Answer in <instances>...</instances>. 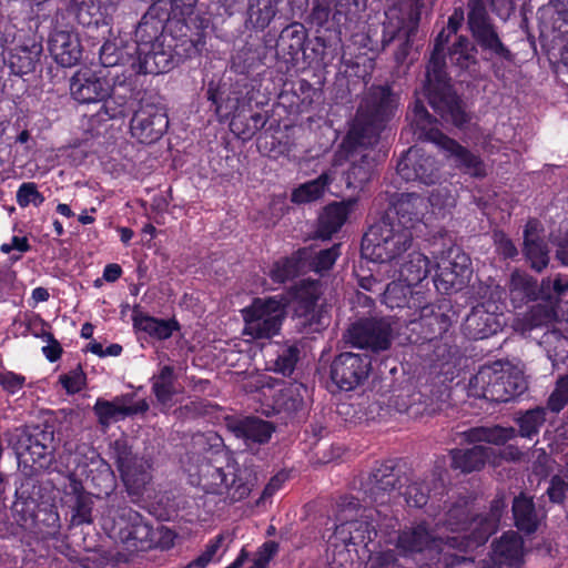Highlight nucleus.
Instances as JSON below:
<instances>
[{"instance_id":"nucleus-1","label":"nucleus","mask_w":568,"mask_h":568,"mask_svg":"<svg viewBox=\"0 0 568 568\" xmlns=\"http://www.w3.org/2000/svg\"><path fill=\"white\" fill-rule=\"evenodd\" d=\"M505 509L506 503L503 496H497L491 501L489 511L480 516H470L471 510L467 501L456 504L448 509L444 520L446 530L456 535H444L443 528L438 525L435 531H430L426 524L420 523L406 527L399 532L396 548L404 556L413 558L422 556L429 561H440L444 545L462 551L484 545L497 530Z\"/></svg>"},{"instance_id":"nucleus-2","label":"nucleus","mask_w":568,"mask_h":568,"mask_svg":"<svg viewBox=\"0 0 568 568\" xmlns=\"http://www.w3.org/2000/svg\"><path fill=\"white\" fill-rule=\"evenodd\" d=\"M453 33L443 29L435 39L434 50L427 65V95L432 108L446 121L455 125L466 122V114L463 111L458 98L452 91L447 80L445 45Z\"/></svg>"},{"instance_id":"nucleus-3","label":"nucleus","mask_w":568,"mask_h":568,"mask_svg":"<svg viewBox=\"0 0 568 568\" xmlns=\"http://www.w3.org/2000/svg\"><path fill=\"white\" fill-rule=\"evenodd\" d=\"M398 106V97L388 85H373L363 97L354 124L348 132V142L374 145L378 141L383 124Z\"/></svg>"},{"instance_id":"nucleus-4","label":"nucleus","mask_w":568,"mask_h":568,"mask_svg":"<svg viewBox=\"0 0 568 568\" xmlns=\"http://www.w3.org/2000/svg\"><path fill=\"white\" fill-rule=\"evenodd\" d=\"M162 22L153 17H143L135 29V45L132 52L138 57L132 69L141 74L168 72L173 64L170 45H164Z\"/></svg>"},{"instance_id":"nucleus-5","label":"nucleus","mask_w":568,"mask_h":568,"mask_svg":"<svg viewBox=\"0 0 568 568\" xmlns=\"http://www.w3.org/2000/svg\"><path fill=\"white\" fill-rule=\"evenodd\" d=\"M527 382L521 371L509 365L481 367L468 383V394L490 402L506 403L523 394Z\"/></svg>"},{"instance_id":"nucleus-6","label":"nucleus","mask_w":568,"mask_h":568,"mask_svg":"<svg viewBox=\"0 0 568 568\" xmlns=\"http://www.w3.org/2000/svg\"><path fill=\"white\" fill-rule=\"evenodd\" d=\"M412 124L418 139L426 140L438 145L452 159L455 166L476 178L487 174L486 165L466 148L443 134L433 123V120L420 102H416L413 109Z\"/></svg>"},{"instance_id":"nucleus-7","label":"nucleus","mask_w":568,"mask_h":568,"mask_svg":"<svg viewBox=\"0 0 568 568\" xmlns=\"http://www.w3.org/2000/svg\"><path fill=\"white\" fill-rule=\"evenodd\" d=\"M413 234L390 216L374 224L362 240V254L374 262L386 263L399 257L412 245Z\"/></svg>"},{"instance_id":"nucleus-8","label":"nucleus","mask_w":568,"mask_h":568,"mask_svg":"<svg viewBox=\"0 0 568 568\" xmlns=\"http://www.w3.org/2000/svg\"><path fill=\"white\" fill-rule=\"evenodd\" d=\"M375 509H362L354 498L343 499L338 504L336 519L339 523L331 539L333 545L338 542L344 546H362L366 548L377 536L374 521Z\"/></svg>"},{"instance_id":"nucleus-9","label":"nucleus","mask_w":568,"mask_h":568,"mask_svg":"<svg viewBox=\"0 0 568 568\" xmlns=\"http://www.w3.org/2000/svg\"><path fill=\"white\" fill-rule=\"evenodd\" d=\"M287 300L283 296L256 297L242 310L243 336L250 341L268 339L277 335L286 317Z\"/></svg>"},{"instance_id":"nucleus-10","label":"nucleus","mask_w":568,"mask_h":568,"mask_svg":"<svg viewBox=\"0 0 568 568\" xmlns=\"http://www.w3.org/2000/svg\"><path fill=\"white\" fill-rule=\"evenodd\" d=\"M200 484L206 493L221 495L230 503L246 498L254 486L252 480L244 479L242 473L235 474L230 466L225 469L211 463L201 466Z\"/></svg>"},{"instance_id":"nucleus-11","label":"nucleus","mask_w":568,"mask_h":568,"mask_svg":"<svg viewBox=\"0 0 568 568\" xmlns=\"http://www.w3.org/2000/svg\"><path fill=\"white\" fill-rule=\"evenodd\" d=\"M111 455L129 494L141 495L152 478L150 462L142 456L134 455L128 442L122 438L113 442Z\"/></svg>"},{"instance_id":"nucleus-12","label":"nucleus","mask_w":568,"mask_h":568,"mask_svg":"<svg viewBox=\"0 0 568 568\" xmlns=\"http://www.w3.org/2000/svg\"><path fill=\"white\" fill-rule=\"evenodd\" d=\"M467 26L473 38L484 51L506 61L513 60V54L501 42L483 0H469Z\"/></svg>"},{"instance_id":"nucleus-13","label":"nucleus","mask_w":568,"mask_h":568,"mask_svg":"<svg viewBox=\"0 0 568 568\" xmlns=\"http://www.w3.org/2000/svg\"><path fill=\"white\" fill-rule=\"evenodd\" d=\"M321 294V285L315 281H303L296 287L294 315L300 331L312 333L324 327L325 316L317 305Z\"/></svg>"},{"instance_id":"nucleus-14","label":"nucleus","mask_w":568,"mask_h":568,"mask_svg":"<svg viewBox=\"0 0 568 568\" xmlns=\"http://www.w3.org/2000/svg\"><path fill=\"white\" fill-rule=\"evenodd\" d=\"M436 265L437 273L434 283L438 291L445 293L459 291L470 278V260L459 247L448 248Z\"/></svg>"},{"instance_id":"nucleus-15","label":"nucleus","mask_w":568,"mask_h":568,"mask_svg":"<svg viewBox=\"0 0 568 568\" xmlns=\"http://www.w3.org/2000/svg\"><path fill=\"white\" fill-rule=\"evenodd\" d=\"M168 126L164 109L150 99H141L130 122L132 136L141 143H153L165 133Z\"/></svg>"},{"instance_id":"nucleus-16","label":"nucleus","mask_w":568,"mask_h":568,"mask_svg":"<svg viewBox=\"0 0 568 568\" xmlns=\"http://www.w3.org/2000/svg\"><path fill=\"white\" fill-rule=\"evenodd\" d=\"M372 369V359L366 354L344 352L331 364V379L343 390H352L363 384Z\"/></svg>"},{"instance_id":"nucleus-17","label":"nucleus","mask_w":568,"mask_h":568,"mask_svg":"<svg viewBox=\"0 0 568 568\" xmlns=\"http://www.w3.org/2000/svg\"><path fill=\"white\" fill-rule=\"evenodd\" d=\"M343 338L346 344L354 347L381 352L390 346L392 327L389 322L384 318L362 320L352 324L344 333Z\"/></svg>"},{"instance_id":"nucleus-18","label":"nucleus","mask_w":568,"mask_h":568,"mask_svg":"<svg viewBox=\"0 0 568 568\" xmlns=\"http://www.w3.org/2000/svg\"><path fill=\"white\" fill-rule=\"evenodd\" d=\"M115 534L128 549L144 551L154 546V529L131 508H123L114 524Z\"/></svg>"},{"instance_id":"nucleus-19","label":"nucleus","mask_w":568,"mask_h":568,"mask_svg":"<svg viewBox=\"0 0 568 568\" xmlns=\"http://www.w3.org/2000/svg\"><path fill=\"white\" fill-rule=\"evenodd\" d=\"M397 174L407 182L418 181L429 185L438 181L439 165L424 149L413 146L399 160Z\"/></svg>"},{"instance_id":"nucleus-20","label":"nucleus","mask_w":568,"mask_h":568,"mask_svg":"<svg viewBox=\"0 0 568 568\" xmlns=\"http://www.w3.org/2000/svg\"><path fill=\"white\" fill-rule=\"evenodd\" d=\"M400 471L392 464L376 467L365 483L364 490L372 503L379 506L395 503L402 496L398 490Z\"/></svg>"},{"instance_id":"nucleus-21","label":"nucleus","mask_w":568,"mask_h":568,"mask_svg":"<svg viewBox=\"0 0 568 568\" xmlns=\"http://www.w3.org/2000/svg\"><path fill=\"white\" fill-rule=\"evenodd\" d=\"M498 306L493 303L476 305L466 317L464 329L473 339H484L496 334L503 327Z\"/></svg>"},{"instance_id":"nucleus-22","label":"nucleus","mask_w":568,"mask_h":568,"mask_svg":"<svg viewBox=\"0 0 568 568\" xmlns=\"http://www.w3.org/2000/svg\"><path fill=\"white\" fill-rule=\"evenodd\" d=\"M343 146L351 161V168L345 175L346 185L349 189H362L371 180L375 166L374 159L367 152L369 145L349 143L347 135Z\"/></svg>"},{"instance_id":"nucleus-23","label":"nucleus","mask_w":568,"mask_h":568,"mask_svg":"<svg viewBox=\"0 0 568 568\" xmlns=\"http://www.w3.org/2000/svg\"><path fill=\"white\" fill-rule=\"evenodd\" d=\"M42 39L29 33L19 39L9 57V64L16 74L23 75L36 70L42 54Z\"/></svg>"},{"instance_id":"nucleus-24","label":"nucleus","mask_w":568,"mask_h":568,"mask_svg":"<svg viewBox=\"0 0 568 568\" xmlns=\"http://www.w3.org/2000/svg\"><path fill=\"white\" fill-rule=\"evenodd\" d=\"M388 18L390 22L393 19L398 20L397 31L398 33H403L405 39L399 44L397 51L395 52V60L398 64L405 62L408 57L410 49V36L414 34L417 30L419 22V11L416 4L412 1H405L402 3L399 8L389 9Z\"/></svg>"},{"instance_id":"nucleus-25","label":"nucleus","mask_w":568,"mask_h":568,"mask_svg":"<svg viewBox=\"0 0 568 568\" xmlns=\"http://www.w3.org/2000/svg\"><path fill=\"white\" fill-rule=\"evenodd\" d=\"M428 204L426 200L415 193H403L393 203V209L386 214L395 220V224L412 230L422 222L427 212Z\"/></svg>"},{"instance_id":"nucleus-26","label":"nucleus","mask_w":568,"mask_h":568,"mask_svg":"<svg viewBox=\"0 0 568 568\" xmlns=\"http://www.w3.org/2000/svg\"><path fill=\"white\" fill-rule=\"evenodd\" d=\"M48 47L51 57L63 68L75 65L82 55L79 38L71 31L53 30L50 33Z\"/></svg>"},{"instance_id":"nucleus-27","label":"nucleus","mask_w":568,"mask_h":568,"mask_svg":"<svg viewBox=\"0 0 568 568\" xmlns=\"http://www.w3.org/2000/svg\"><path fill=\"white\" fill-rule=\"evenodd\" d=\"M525 555L524 540L515 531L504 532L491 544V559L498 566L518 568L524 564Z\"/></svg>"},{"instance_id":"nucleus-28","label":"nucleus","mask_w":568,"mask_h":568,"mask_svg":"<svg viewBox=\"0 0 568 568\" xmlns=\"http://www.w3.org/2000/svg\"><path fill=\"white\" fill-rule=\"evenodd\" d=\"M70 92L80 103H94L106 101L111 88L106 80L85 73H75L70 80Z\"/></svg>"},{"instance_id":"nucleus-29","label":"nucleus","mask_w":568,"mask_h":568,"mask_svg":"<svg viewBox=\"0 0 568 568\" xmlns=\"http://www.w3.org/2000/svg\"><path fill=\"white\" fill-rule=\"evenodd\" d=\"M544 226L536 220L527 222L524 230V253L531 267L540 272L549 262L548 247L542 239Z\"/></svg>"},{"instance_id":"nucleus-30","label":"nucleus","mask_w":568,"mask_h":568,"mask_svg":"<svg viewBox=\"0 0 568 568\" xmlns=\"http://www.w3.org/2000/svg\"><path fill=\"white\" fill-rule=\"evenodd\" d=\"M342 156L343 152H338L331 169L324 171L318 178L295 187L292 191L291 201L295 204H306L323 197L329 184L335 180L336 166L341 164Z\"/></svg>"},{"instance_id":"nucleus-31","label":"nucleus","mask_w":568,"mask_h":568,"mask_svg":"<svg viewBox=\"0 0 568 568\" xmlns=\"http://www.w3.org/2000/svg\"><path fill=\"white\" fill-rule=\"evenodd\" d=\"M390 267L393 268L392 277H398L399 282L416 286L428 276L430 261L420 252H412Z\"/></svg>"},{"instance_id":"nucleus-32","label":"nucleus","mask_w":568,"mask_h":568,"mask_svg":"<svg viewBox=\"0 0 568 568\" xmlns=\"http://www.w3.org/2000/svg\"><path fill=\"white\" fill-rule=\"evenodd\" d=\"M274 430L275 427L271 422L258 417H246L232 426L234 435L242 438L247 447L268 443Z\"/></svg>"},{"instance_id":"nucleus-33","label":"nucleus","mask_w":568,"mask_h":568,"mask_svg":"<svg viewBox=\"0 0 568 568\" xmlns=\"http://www.w3.org/2000/svg\"><path fill=\"white\" fill-rule=\"evenodd\" d=\"M394 281L389 283L383 294L384 303L389 308H409L422 310L425 305L423 296L419 292L413 293L412 285L405 282H399L398 277H393Z\"/></svg>"},{"instance_id":"nucleus-34","label":"nucleus","mask_w":568,"mask_h":568,"mask_svg":"<svg viewBox=\"0 0 568 568\" xmlns=\"http://www.w3.org/2000/svg\"><path fill=\"white\" fill-rule=\"evenodd\" d=\"M130 402L131 398L128 395L116 396L112 400L98 398L93 406V412L100 425L108 427L110 424L130 416V410L128 409V403Z\"/></svg>"},{"instance_id":"nucleus-35","label":"nucleus","mask_w":568,"mask_h":568,"mask_svg":"<svg viewBox=\"0 0 568 568\" xmlns=\"http://www.w3.org/2000/svg\"><path fill=\"white\" fill-rule=\"evenodd\" d=\"M491 453L490 448L476 445L469 449L452 450V466L463 473H471L480 469Z\"/></svg>"},{"instance_id":"nucleus-36","label":"nucleus","mask_w":568,"mask_h":568,"mask_svg":"<svg viewBox=\"0 0 568 568\" xmlns=\"http://www.w3.org/2000/svg\"><path fill=\"white\" fill-rule=\"evenodd\" d=\"M438 485L439 479L435 473L425 478L414 477L402 495H404L408 506L419 508L427 504L432 488H436Z\"/></svg>"},{"instance_id":"nucleus-37","label":"nucleus","mask_w":568,"mask_h":568,"mask_svg":"<svg viewBox=\"0 0 568 568\" xmlns=\"http://www.w3.org/2000/svg\"><path fill=\"white\" fill-rule=\"evenodd\" d=\"M513 515L516 527L527 534L534 532L539 525V516L531 498L520 495L514 499Z\"/></svg>"},{"instance_id":"nucleus-38","label":"nucleus","mask_w":568,"mask_h":568,"mask_svg":"<svg viewBox=\"0 0 568 568\" xmlns=\"http://www.w3.org/2000/svg\"><path fill=\"white\" fill-rule=\"evenodd\" d=\"M516 430L513 427H475L464 433L465 439L469 443L485 442L494 445H504L514 438Z\"/></svg>"},{"instance_id":"nucleus-39","label":"nucleus","mask_w":568,"mask_h":568,"mask_svg":"<svg viewBox=\"0 0 568 568\" xmlns=\"http://www.w3.org/2000/svg\"><path fill=\"white\" fill-rule=\"evenodd\" d=\"M347 217V207L342 203L328 205L318 221L317 234L322 239H329L345 223Z\"/></svg>"},{"instance_id":"nucleus-40","label":"nucleus","mask_w":568,"mask_h":568,"mask_svg":"<svg viewBox=\"0 0 568 568\" xmlns=\"http://www.w3.org/2000/svg\"><path fill=\"white\" fill-rule=\"evenodd\" d=\"M448 58L452 65L468 70L477 63V49L466 37L460 36L448 49Z\"/></svg>"},{"instance_id":"nucleus-41","label":"nucleus","mask_w":568,"mask_h":568,"mask_svg":"<svg viewBox=\"0 0 568 568\" xmlns=\"http://www.w3.org/2000/svg\"><path fill=\"white\" fill-rule=\"evenodd\" d=\"M129 49L131 48L124 45V41L121 38L106 40L99 51L101 64L109 68L124 63L132 57V52Z\"/></svg>"},{"instance_id":"nucleus-42","label":"nucleus","mask_w":568,"mask_h":568,"mask_svg":"<svg viewBox=\"0 0 568 568\" xmlns=\"http://www.w3.org/2000/svg\"><path fill=\"white\" fill-rule=\"evenodd\" d=\"M539 343L546 351L547 357L554 364L568 357V338L558 329H551L544 333Z\"/></svg>"},{"instance_id":"nucleus-43","label":"nucleus","mask_w":568,"mask_h":568,"mask_svg":"<svg viewBox=\"0 0 568 568\" xmlns=\"http://www.w3.org/2000/svg\"><path fill=\"white\" fill-rule=\"evenodd\" d=\"M134 326L158 339L171 337L174 326L173 322L158 320L151 316H138L134 318Z\"/></svg>"},{"instance_id":"nucleus-44","label":"nucleus","mask_w":568,"mask_h":568,"mask_svg":"<svg viewBox=\"0 0 568 568\" xmlns=\"http://www.w3.org/2000/svg\"><path fill=\"white\" fill-rule=\"evenodd\" d=\"M248 20L257 29L266 28L275 16L271 0H250Z\"/></svg>"},{"instance_id":"nucleus-45","label":"nucleus","mask_w":568,"mask_h":568,"mask_svg":"<svg viewBox=\"0 0 568 568\" xmlns=\"http://www.w3.org/2000/svg\"><path fill=\"white\" fill-rule=\"evenodd\" d=\"M536 282L528 275L514 272L510 277L509 291L514 301L523 302L536 296Z\"/></svg>"},{"instance_id":"nucleus-46","label":"nucleus","mask_w":568,"mask_h":568,"mask_svg":"<svg viewBox=\"0 0 568 568\" xmlns=\"http://www.w3.org/2000/svg\"><path fill=\"white\" fill-rule=\"evenodd\" d=\"M152 389L154 395L156 396L158 400L161 403H168L171 400L174 388H173V382H174V371L171 366H163L160 369V373L152 378Z\"/></svg>"},{"instance_id":"nucleus-47","label":"nucleus","mask_w":568,"mask_h":568,"mask_svg":"<svg viewBox=\"0 0 568 568\" xmlns=\"http://www.w3.org/2000/svg\"><path fill=\"white\" fill-rule=\"evenodd\" d=\"M546 419V412L542 407L527 410L518 418L519 433L523 437H531L539 432Z\"/></svg>"},{"instance_id":"nucleus-48","label":"nucleus","mask_w":568,"mask_h":568,"mask_svg":"<svg viewBox=\"0 0 568 568\" xmlns=\"http://www.w3.org/2000/svg\"><path fill=\"white\" fill-rule=\"evenodd\" d=\"M297 271V260L294 257H285L273 264L270 271V276L275 283H284L294 277Z\"/></svg>"},{"instance_id":"nucleus-49","label":"nucleus","mask_w":568,"mask_h":568,"mask_svg":"<svg viewBox=\"0 0 568 568\" xmlns=\"http://www.w3.org/2000/svg\"><path fill=\"white\" fill-rule=\"evenodd\" d=\"M568 404V374L559 376L547 406L551 412L559 413Z\"/></svg>"},{"instance_id":"nucleus-50","label":"nucleus","mask_w":568,"mask_h":568,"mask_svg":"<svg viewBox=\"0 0 568 568\" xmlns=\"http://www.w3.org/2000/svg\"><path fill=\"white\" fill-rule=\"evenodd\" d=\"M43 201V195L38 191L37 185L32 182L22 183L17 191V203L21 207H26L29 204L39 206Z\"/></svg>"},{"instance_id":"nucleus-51","label":"nucleus","mask_w":568,"mask_h":568,"mask_svg":"<svg viewBox=\"0 0 568 568\" xmlns=\"http://www.w3.org/2000/svg\"><path fill=\"white\" fill-rule=\"evenodd\" d=\"M298 348L296 346H288L277 356L274 363V371L283 375H290L295 367L298 359Z\"/></svg>"},{"instance_id":"nucleus-52","label":"nucleus","mask_w":568,"mask_h":568,"mask_svg":"<svg viewBox=\"0 0 568 568\" xmlns=\"http://www.w3.org/2000/svg\"><path fill=\"white\" fill-rule=\"evenodd\" d=\"M555 317L556 310L552 304H536L530 308L529 313L527 314V321L531 327L540 326L545 323L552 321Z\"/></svg>"},{"instance_id":"nucleus-53","label":"nucleus","mask_w":568,"mask_h":568,"mask_svg":"<svg viewBox=\"0 0 568 568\" xmlns=\"http://www.w3.org/2000/svg\"><path fill=\"white\" fill-rule=\"evenodd\" d=\"M338 255V244L333 245L331 248L320 251L312 262L313 270L317 273L329 270L334 265Z\"/></svg>"},{"instance_id":"nucleus-54","label":"nucleus","mask_w":568,"mask_h":568,"mask_svg":"<svg viewBox=\"0 0 568 568\" xmlns=\"http://www.w3.org/2000/svg\"><path fill=\"white\" fill-rule=\"evenodd\" d=\"M27 453L30 455L33 463H39L40 466L51 455L50 448L40 442L37 436H30L28 438Z\"/></svg>"},{"instance_id":"nucleus-55","label":"nucleus","mask_w":568,"mask_h":568,"mask_svg":"<svg viewBox=\"0 0 568 568\" xmlns=\"http://www.w3.org/2000/svg\"><path fill=\"white\" fill-rule=\"evenodd\" d=\"M277 549L278 545L275 541L265 542L261 547L256 558L254 559L253 565L250 568H266L271 559L277 552Z\"/></svg>"},{"instance_id":"nucleus-56","label":"nucleus","mask_w":568,"mask_h":568,"mask_svg":"<svg viewBox=\"0 0 568 568\" xmlns=\"http://www.w3.org/2000/svg\"><path fill=\"white\" fill-rule=\"evenodd\" d=\"M176 539V534L168 528V527H160L156 530H154V546L153 548H160L162 550L171 549Z\"/></svg>"},{"instance_id":"nucleus-57","label":"nucleus","mask_w":568,"mask_h":568,"mask_svg":"<svg viewBox=\"0 0 568 568\" xmlns=\"http://www.w3.org/2000/svg\"><path fill=\"white\" fill-rule=\"evenodd\" d=\"M494 242L498 254L503 255L505 258H511L517 255L518 251L515 244L505 233L495 232Z\"/></svg>"},{"instance_id":"nucleus-58","label":"nucleus","mask_w":568,"mask_h":568,"mask_svg":"<svg viewBox=\"0 0 568 568\" xmlns=\"http://www.w3.org/2000/svg\"><path fill=\"white\" fill-rule=\"evenodd\" d=\"M84 375L80 371H74L71 374L62 375L60 382L69 394L80 392L84 386Z\"/></svg>"},{"instance_id":"nucleus-59","label":"nucleus","mask_w":568,"mask_h":568,"mask_svg":"<svg viewBox=\"0 0 568 568\" xmlns=\"http://www.w3.org/2000/svg\"><path fill=\"white\" fill-rule=\"evenodd\" d=\"M24 381L26 378L23 376L12 372H0V386L11 394L20 390L24 384Z\"/></svg>"},{"instance_id":"nucleus-60","label":"nucleus","mask_w":568,"mask_h":568,"mask_svg":"<svg viewBox=\"0 0 568 568\" xmlns=\"http://www.w3.org/2000/svg\"><path fill=\"white\" fill-rule=\"evenodd\" d=\"M568 491V484L560 477L554 476L547 489V494L551 501L561 503Z\"/></svg>"},{"instance_id":"nucleus-61","label":"nucleus","mask_w":568,"mask_h":568,"mask_svg":"<svg viewBox=\"0 0 568 568\" xmlns=\"http://www.w3.org/2000/svg\"><path fill=\"white\" fill-rule=\"evenodd\" d=\"M287 478H288V476L284 471H281V473L276 474L275 476H273L270 479V481L267 483V485L265 486V488L262 493L261 499H266L268 497H272L278 489H281V487L283 486V484L286 481Z\"/></svg>"},{"instance_id":"nucleus-62","label":"nucleus","mask_w":568,"mask_h":568,"mask_svg":"<svg viewBox=\"0 0 568 568\" xmlns=\"http://www.w3.org/2000/svg\"><path fill=\"white\" fill-rule=\"evenodd\" d=\"M250 120L252 122L251 125H248L245 130L237 131V134L243 136L244 139L251 138L257 131L263 129L267 121V119L261 113L252 114Z\"/></svg>"},{"instance_id":"nucleus-63","label":"nucleus","mask_w":568,"mask_h":568,"mask_svg":"<svg viewBox=\"0 0 568 568\" xmlns=\"http://www.w3.org/2000/svg\"><path fill=\"white\" fill-rule=\"evenodd\" d=\"M550 287H552L557 296L564 295L568 291V278L557 276L554 280L547 278L541 282L542 290H549Z\"/></svg>"},{"instance_id":"nucleus-64","label":"nucleus","mask_w":568,"mask_h":568,"mask_svg":"<svg viewBox=\"0 0 568 568\" xmlns=\"http://www.w3.org/2000/svg\"><path fill=\"white\" fill-rule=\"evenodd\" d=\"M197 0H172L174 16L186 17L192 14Z\"/></svg>"}]
</instances>
